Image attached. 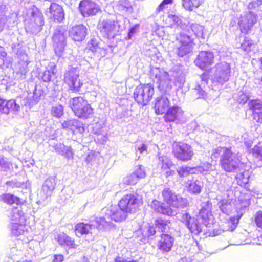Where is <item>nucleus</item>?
<instances>
[{
    "label": "nucleus",
    "instance_id": "1",
    "mask_svg": "<svg viewBox=\"0 0 262 262\" xmlns=\"http://www.w3.org/2000/svg\"><path fill=\"white\" fill-rule=\"evenodd\" d=\"M150 75L161 93V95L155 99V113L157 115L165 114L170 106L169 99L176 93V89L172 86L169 73L163 69L152 67L150 68Z\"/></svg>",
    "mask_w": 262,
    "mask_h": 262
},
{
    "label": "nucleus",
    "instance_id": "2",
    "mask_svg": "<svg viewBox=\"0 0 262 262\" xmlns=\"http://www.w3.org/2000/svg\"><path fill=\"white\" fill-rule=\"evenodd\" d=\"M212 204L209 201L203 203L202 208L198 214L191 215L189 210H183L180 215V221L189 231L195 235H198L203 231V228L210 227L213 224L214 218L211 213Z\"/></svg>",
    "mask_w": 262,
    "mask_h": 262
},
{
    "label": "nucleus",
    "instance_id": "3",
    "mask_svg": "<svg viewBox=\"0 0 262 262\" xmlns=\"http://www.w3.org/2000/svg\"><path fill=\"white\" fill-rule=\"evenodd\" d=\"M102 216L96 217L95 221L98 224V228L104 231L114 228L115 225L112 222H121L125 221L128 214L123 209L118 206H111L102 209Z\"/></svg>",
    "mask_w": 262,
    "mask_h": 262
},
{
    "label": "nucleus",
    "instance_id": "4",
    "mask_svg": "<svg viewBox=\"0 0 262 262\" xmlns=\"http://www.w3.org/2000/svg\"><path fill=\"white\" fill-rule=\"evenodd\" d=\"M28 20L25 23L26 32L30 34H38L45 25L44 17L41 10L35 5L27 10Z\"/></svg>",
    "mask_w": 262,
    "mask_h": 262
},
{
    "label": "nucleus",
    "instance_id": "5",
    "mask_svg": "<svg viewBox=\"0 0 262 262\" xmlns=\"http://www.w3.org/2000/svg\"><path fill=\"white\" fill-rule=\"evenodd\" d=\"M215 151L220 155L219 162L222 169L227 172H232L237 169L240 160L231 147H219Z\"/></svg>",
    "mask_w": 262,
    "mask_h": 262
},
{
    "label": "nucleus",
    "instance_id": "6",
    "mask_svg": "<svg viewBox=\"0 0 262 262\" xmlns=\"http://www.w3.org/2000/svg\"><path fill=\"white\" fill-rule=\"evenodd\" d=\"M68 27L66 26H57L52 33V46L56 55L59 57L64 56L67 45Z\"/></svg>",
    "mask_w": 262,
    "mask_h": 262
},
{
    "label": "nucleus",
    "instance_id": "7",
    "mask_svg": "<svg viewBox=\"0 0 262 262\" xmlns=\"http://www.w3.org/2000/svg\"><path fill=\"white\" fill-rule=\"evenodd\" d=\"M259 4L258 1H253L248 4L247 7L249 11L243 13L238 22L242 33L244 34L249 33L253 25L256 23L257 15L255 12L250 11V10H257Z\"/></svg>",
    "mask_w": 262,
    "mask_h": 262
},
{
    "label": "nucleus",
    "instance_id": "8",
    "mask_svg": "<svg viewBox=\"0 0 262 262\" xmlns=\"http://www.w3.org/2000/svg\"><path fill=\"white\" fill-rule=\"evenodd\" d=\"M176 53L179 57L184 58V59L191 52L194 45V39L191 35L183 31L175 35Z\"/></svg>",
    "mask_w": 262,
    "mask_h": 262
},
{
    "label": "nucleus",
    "instance_id": "9",
    "mask_svg": "<svg viewBox=\"0 0 262 262\" xmlns=\"http://www.w3.org/2000/svg\"><path fill=\"white\" fill-rule=\"evenodd\" d=\"M69 105L75 115L79 118L88 119L93 114V110L91 105L81 96L71 98Z\"/></svg>",
    "mask_w": 262,
    "mask_h": 262
},
{
    "label": "nucleus",
    "instance_id": "10",
    "mask_svg": "<svg viewBox=\"0 0 262 262\" xmlns=\"http://www.w3.org/2000/svg\"><path fill=\"white\" fill-rule=\"evenodd\" d=\"M230 76V64L222 62L215 66L214 72L211 75V80L215 85H223L229 80Z\"/></svg>",
    "mask_w": 262,
    "mask_h": 262
},
{
    "label": "nucleus",
    "instance_id": "11",
    "mask_svg": "<svg viewBox=\"0 0 262 262\" xmlns=\"http://www.w3.org/2000/svg\"><path fill=\"white\" fill-rule=\"evenodd\" d=\"M153 85L148 83L140 84L134 90V98L138 104L142 107L147 105L154 95Z\"/></svg>",
    "mask_w": 262,
    "mask_h": 262
},
{
    "label": "nucleus",
    "instance_id": "12",
    "mask_svg": "<svg viewBox=\"0 0 262 262\" xmlns=\"http://www.w3.org/2000/svg\"><path fill=\"white\" fill-rule=\"evenodd\" d=\"M162 195L163 201L172 207L173 209L177 210L179 208L183 209L189 204L187 199L182 198L180 195L176 194L170 188L164 189L162 192Z\"/></svg>",
    "mask_w": 262,
    "mask_h": 262
},
{
    "label": "nucleus",
    "instance_id": "13",
    "mask_svg": "<svg viewBox=\"0 0 262 262\" xmlns=\"http://www.w3.org/2000/svg\"><path fill=\"white\" fill-rule=\"evenodd\" d=\"M172 153L179 161L187 162L190 160L193 155L191 146L183 142H174L172 145Z\"/></svg>",
    "mask_w": 262,
    "mask_h": 262
},
{
    "label": "nucleus",
    "instance_id": "14",
    "mask_svg": "<svg viewBox=\"0 0 262 262\" xmlns=\"http://www.w3.org/2000/svg\"><path fill=\"white\" fill-rule=\"evenodd\" d=\"M12 50L19 59L18 61V73L25 76L27 72V67L30 61L27 54L26 53L25 47L22 43H15L11 46Z\"/></svg>",
    "mask_w": 262,
    "mask_h": 262
},
{
    "label": "nucleus",
    "instance_id": "15",
    "mask_svg": "<svg viewBox=\"0 0 262 262\" xmlns=\"http://www.w3.org/2000/svg\"><path fill=\"white\" fill-rule=\"evenodd\" d=\"M102 35L107 39H113L118 34L122 27L118 20L107 19L98 25Z\"/></svg>",
    "mask_w": 262,
    "mask_h": 262
},
{
    "label": "nucleus",
    "instance_id": "16",
    "mask_svg": "<svg viewBox=\"0 0 262 262\" xmlns=\"http://www.w3.org/2000/svg\"><path fill=\"white\" fill-rule=\"evenodd\" d=\"M68 69L64 75V82L72 92H79L83 85V83L79 79V70L77 68L72 67Z\"/></svg>",
    "mask_w": 262,
    "mask_h": 262
},
{
    "label": "nucleus",
    "instance_id": "17",
    "mask_svg": "<svg viewBox=\"0 0 262 262\" xmlns=\"http://www.w3.org/2000/svg\"><path fill=\"white\" fill-rule=\"evenodd\" d=\"M164 118L166 122L182 124L185 122L184 112L180 106L174 103L165 112Z\"/></svg>",
    "mask_w": 262,
    "mask_h": 262
},
{
    "label": "nucleus",
    "instance_id": "18",
    "mask_svg": "<svg viewBox=\"0 0 262 262\" xmlns=\"http://www.w3.org/2000/svg\"><path fill=\"white\" fill-rule=\"evenodd\" d=\"M86 48L98 57H104L107 53L112 51L110 45L102 46L100 39L98 37H93L87 43Z\"/></svg>",
    "mask_w": 262,
    "mask_h": 262
},
{
    "label": "nucleus",
    "instance_id": "19",
    "mask_svg": "<svg viewBox=\"0 0 262 262\" xmlns=\"http://www.w3.org/2000/svg\"><path fill=\"white\" fill-rule=\"evenodd\" d=\"M138 200L136 195L127 194L123 196L118 202V205L128 214L135 213L138 207Z\"/></svg>",
    "mask_w": 262,
    "mask_h": 262
},
{
    "label": "nucleus",
    "instance_id": "20",
    "mask_svg": "<svg viewBox=\"0 0 262 262\" xmlns=\"http://www.w3.org/2000/svg\"><path fill=\"white\" fill-rule=\"evenodd\" d=\"M78 8L80 13L84 17L95 15L100 11L99 6L91 0H81Z\"/></svg>",
    "mask_w": 262,
    "mask_h": 262
},
{
    "label": "nucleus",
    "instance_id": "21",
    "mask_svg": "<svg viewBox=\"0 0 262 262\" xmlns=\"http://www.w3.org/2000/svg\"><path fill=\"white\" fill-rule=\"evenodd\" d=\"M214 55L210 51H201L194 61L195 66L202 70H206L213 62Z\"/></svg>",
    "mask_w": 262,
    "mask_h": 262
},
{
    "label": "nucleus",
    "instance_id": "22",
    "mask_svg": "<svg viewBox=\"0 0 262 262\" xmlns=\"http://www.w3.org/2000/svg\"><path fill=\"white\" fill-rule=\"evenodd\" d=\"M94 225L90 223L80 222L76 224L74 226V231L75 234L78 237H81L83 235L89 234L92 235L95 233L98 228V224Z\"/></svg>",
    "mask_w": 262,
    "mask_h": 262
},
{
    "label": "nucleus",
    "instance_id": "23",
    "mask_svg": "<svg viewBox=\"0 0 262 262\" xmlns=\"http://www.w3.org/2000/svg\"><path fill=\"white\" fill-rule=\"evenodd\" d=\"M46 93L41 85H36L32 96H28L23 100L24 105L31 108L37 104L41 99L45 97Z\"/></svg>",
    "mask_w": 262,
    "mask_h": 262
},
{
    "label": "nucleus",
    "instance_id": "24",
    "mask_svg": "<svg viewBox=\"0 0 262 262\" xmlns=\"http://www.w3.org/2000/svg\"><path fill=\"white\" fill-rule=\"evenodd\" d=\"M170 74L174 80L175 85L178 88H181L185 82L183 66L181 64L174 65L170 70Z\"/></svg>",
    "mask_w": 262,
    "mask_h": 262
},
{
    "label": "nucleus",
    "instance_id": "25",
    "mask_svg": "<svg viewBox=\"0 0 262 262\" xmlns=\"http://www.w3.org/2000/svg\"><path fill=\"white\" fill-rule=\"evenodd\" d=\"M174 242V238L167 233L160 235V239L157 243L158 249L163 254L166 253L171 250Z\"/></svg>",
    "mask_w": 262,
    "mask_h": 262
},
{
    "label": "nucleus",
    "instance_id": "26",
    "mask_svg": "<svg viewBox=\"0 0 262 262\" xmlns=\"http://www.w3.org/2000/svg\"><path fill=\"white\" fill-rule=\"evenodd\" d=\"M57 66L53 62H50L46 68V70L39 73V79L44 82H57Z\"/></svg>",
    "mask_w": 262,
    "mask_h": 262
},
{
    "label": "nucleus",
    "instance_id": "27",
    "mask_svg": "<svg viewBox=\"0 0 262 262\" xmlns=\"http://www.w3.org/2000/svg\"><path fill=\"white\" fill-rule=\"evenodd\" d=\"M61 127L62 129L71 131L73 134H82L85 131L83 124L75 119L64 120L61 123Z\"/></svg>",
    "mask_w": 262,
    "mask_h": 262
},
{
    "label": "nucleus",
    "instance_id": "28",
    "mask_svg": "<svg viewBox=\"0 0 262 262\" xmlns=\"http://www.w3.org/2000/svg\"><path fill=\"white\" fill-rule=\"evenodd\" d=\"M50 18L54 22L61 23L64 19V12L62 6L56 3H50L49 8Z\"/></svg>",
    "mask_w": 262,
    "mask_h": 262
},
{
    "label": "nucleus",
    "instance_id": "29",
    "mask_svg": "<svg viewBox=\"0 0 262 262\" xmlns=\"http://www.w3.org/2000/svg\"><path fill=\"white\" fill-rule=\"evenodd\" d=\"M69 35L75 41L81 42L88 35V29L82 24L76 25L70 29Z\"/></svg>",
    "mask_w": 262,
    "mask_h": 262
},
{
    "label": "nucleus",
    "instance_id": "30",
    "mask_svg": "<svg viewBox=\"0 0 262 262\" xmlns=\"http://www.w3.org/2000/svg\"><path fill=\"white\" fill-rule=\"evenodd\" d=\"M249 109L252 112V117L257 122H262V102L259 99H252L248 102Z\"/></svg>",
    "mask_w": 262,
    "mask_h": 262
},
{
    "label": "nucleus",
    "instance_id": "31",
    "mask_svg": "<svg viewBox=\"0 0 262 262\" xmlns=\"http://www.w3.org/2000/svg\"><path fill=\"white\" fill-rule=\"evenodd\" d=\"M150 206L155 211L169 216H175L177 214L176 209H173L169 206H166L163 203L157 200L152 201Z\"/></svg>",
    "mask_w": 262,
    "mask_h": 262
},
{
    "label": "nucleus",
    "instance_id": "32",
    "mask_svg": "<svg viewBox=\"0 0 262 262\" xmlns=\"http://www.w3.org/2000/svg\"><path fill=\"white\" fill-rule=\"evenodd\" d=\"M19 105L16 103L15 100L6 101L0 98V113L8 114L11 112L15 114L19 111Z\"/></svg>",
    "mask_w": 262,
    "mask_h": 262
},
{
    "label": "nucleus",
    "instance_id": "33",
    "mask_svg": "<svg viewBox=\"0 0 262 262\" xmlns=\"http://www.w3.org/2000/svg\"><path fill=\"white\" fill-rule=\"evenodd\" d=\"M142 237L141 242L144 244L149 242V240H152L156 237L157 230L154 224H147L142 229Z\"/></svg>",
    "mask_w": 262,
    "mask_h": 262
},
{
    "label": "nucleus",
    "instance_id": "34",
    "mask_svg": "<svg viewBox=\"0 0 262 262\" xmlns=\"http://www.w3.org/2000/svg\"><path fill=\"white\" fill-rule=\"evenodd\" d=\"M56 239L58 244L66 250L76 249L77 247L75 240L64 233L58 234Z\"/></svg>",
    "mask_w": 262,
    "mask_h": 262
},
{
    "label": "nucleus",
    "instance_id": "35",
    "mask_svg": "<svg viewBox=\"0 0 262 262\" xmlns=\"http://www.w3.org/2000/svg\"><path fill=\"white\" fill-rule=\"evenodd\" d=\"M168 17L170 21L172 22L171 25L176 29L185 31L188 29L189 21L186 19H182L180 15L169 14Z\"/></svg>",
    "mask_w": 262,
    "mask_h": 262
},
{
    "label": "nucleus",
    "instance_id": "36",
    "mask_svg": "<svg viewBox=\"0 0 262 262\" xmlns=\"http://www.w3.org/2000/svg\"><path fill=\"white\" fill-rule=\"evenodd\" d=\"M56 183V176L49 177L45 181L42 186V190L46 195V199L52 195L55 189Z\"/></svg>",
    "mask_w": 262,
    "mask_h": 262
},
{
    "label": "nucleus",
    "instance_id": "37",
    "mask_svg": "<svg viewBox=\"0 0 262 262\" xmlns=\"http://www.w3.org/2000/svg\"><path fill=\"white\" fill-rule=\"evenodd\" d=\"M9 217L13 223L26 224V217L21 206L14 207L9 215Z\"/></svg>",
    "mask_w": 262,
    "mask_h": 262
},
{
    "label": "nucleus",
    "instance_id": "38",
    "mask_svg": "<svg viewBox=\"0 0 262 262\" xmlns=\"http://www.w3.org/2000/svg\"><path fill=\"white\" fill-rule=\"evenodd\" d=\"M190 30L194 33V35L199 39H205L207 31L205 29L204 26L199 24L193 23L189 24L187 32L190 33Z\"/></svg>",
    "mask_w": 262,
    "mask_h": 262
},
{
    "label": "nucleus",
    "instance_id": "39",
    "mask_svg": "<svg viewBox=\"0 0 262 262\" xmlns=\"http://www.w3.org/2000/svg\"><path fill=\"white\" fill-rule=\"evenodd\" d=\"M54 149L59 155L64 156L68 159L73 158V152L71 146H66L62 143H57L54 146Z\"/></svg>",
    "mask_w": 262,
    "mask_h": 262
},
{
    "label": "nucleus",
    "instance_id": "40",
    "mask_svg": "<svg viewBox=\"0 0 262 262\" xmlns=\"http://www.w3.org/2000/svg\"><path fill=\"white\" fill-rule=\"evenodd\" d=\"M203 186V182L201 181H190L188 184L187 190L192 194H199L201 192Z\"/></svg>",
    "mask_w": 262,
    "mask_h": 262
},
{
    "label": "nucleus",
    "instance_id": "41",
    "mask_svg": "<svg viewBox=\"0 0 262 262\" xmlns=\"http://www.w3.org/2000/svg\"><path fill=\"white\" fill-rule=\"evenodd\" d=\"M205 0H182V6L187 11H192L202 5Z\"/></svg>",
    "mask_w": 262,
    "mask_h": 262
},
{
    "label": "nucleus",
    "instance_id": "42",
    "mask_svg": "<svg viewBox=\"0 0 262 262\" xmlns=\"http://www.w3.org/2000/svg\"><path fill=\"white\" fill-rule=\"evenodd\" d=\"M236 46L246 53H249L254 47L253 41L248 37H245L241 42H237Z\"/></svg>",
    "mask_w": 262,
    "mask_h": 262
},
{
    "label": "nucleus",
    "instance_id": "43",
    "mask_svg": "<svg viewBox=\"0 0 262 262\" xmlns=\"http://www.w3.org/2000/svg\"><path fill=\"white\" fill-rule=\"evenodd\" d=\"M0 199L4 202L10 205L16 204L18 205L22 203V201L19 197L9 193H6L1 195Z\"/></svg>",
    "mask_w": 262,
    "mask_h": 262
},
{
    "label": "nucleus",
    "instance_id": "44",
    "mask_svg": "<svg viewBox=\"0 0 262 262\" xmlns=\"http://www.w3.org/2000/svg\"><path fill=\"white\" fill-rule=\"evenodd\" d=\"M170 221L168 220L163 219L159 217L155 220L154 225L158 231L164 232L168 230L169 229Z\"/></svg>",
    "mask_w": 262,
    "mask_h": 262
},
{
    "label": "nucleus",
    "instance_id": "45",
    "mask_svg": "<svg viewBox=\"0 0 262 262\" xmlns=\"http://www.w3.org/2000/svg\"><path fill=\"white\" fill-rule=\"evenodd\" d=\"M195 168L186 165H182L178 167L177 172L180 179H183L189 176L190 174L194 173Z\"/></svg>",
    "mask_w": 262,
    "mask_h": 262
},
{
    "label": "nucleus",
    "instance_id": "46",
    "mask_svg": "<svg viewBox=\"0 0 262 262\" xmlns=\"http://www.w3.org/2000/svg\"><path fill=\"white\" fill-rule=\"evenodd\" d=\"M10 228L11 234L18 236L24 233L26 230V225L24 223H12Z\"/></svg>",
    "mask_w": 262,
    "mask_h": 262
},
{
    "label": "nucleus",
    "instance_id": "47",
    "mask_svg": "<svg viewBox=\"0 0 262 262\" xmlns=\"http://www.w3.org/2000/svg\"><path fill=\"white\" fill-rule=\"evenodd\" d=\"M250 173L248 170H245L237 174L236 178L239 185L246 186L248 184Z\"/></svg>",
    "mask_w": 262,
    "mask_h": 262
},
{
    "label": "nucleus",
    "instance_id": "48",
    "mask_svg": "<svg viewBox=\"0 0 262 262\" xmlns=\"http://www.w3.org/2000/svg\"><path fill=\"white\" fill-rule=\"evenodd\" d=\"M51 115L56 119L61 118L64 115V107L62 105L58 104L53 105L50 111Z\"/></svg>",
    "mask_w": 262,
    "mask_h": 262
},
{
    "label": "nucleus",
    "instance_id": "49",
    "mask_svg": "<svg viewBox=\"0 0 262 262\" xmlns=\"http://www.w3.org/2000/svg\"><path fill=\"white\" fill-rule=\"evenodd\" d=\"M117 7L119 10L122 12L132 13L133 11L131 3L128 0H119Z\"/></svg>",
    "mask_w": 262,
    "mask_h": 262
},
{
    "label": "nucleus",
    "instance_id": "50",
    "mask_svg": "<svg viewBox=\"0 0 262 262\" xmlns=\"http://www.w3.org/2000/svg\"><path fill=\"white\" fill-rule=\"evenodd\" d=\"M158 159V165L164 170L170 169L173 165L172 162L167 156H159Z\"/></svg>",
    "mask_w": 262,
    "mask_h": 262
},
{
    "label": "nucleus",
    "instance_id": "51",
    "mask_svg": "<svg viewBox=\"0 0 262 262\" xmlns=\"http://www.w3.org/2000/svg\"><path fill=\"white\" fill-rule=\"evenodd\" d=\"M7 53L4 47L0 46V68L4 69L9 67V62L7 60Z\"/></svg>",
    "mask_w": 262,
    "mask_h": 262
},
{
    "label": "nucleus",
    "instance_id": "52",
    "mask_svg": "<svg viewBox=\"0 0 262 262\" xmlns=\"http://www.w3.org/2000/svg\"><path fill=\"white\" fill-rule=\"evenodd\" d=\"M5 10V6L3 5H0V33L3 30L7 21Z\"/></svg>",
    "mask_w": 262,
    "mask_h": 262
},
{
    "label": "nucleus",
    "instance_id": "53",
    "mask_svg": "<svg viewBox=\"0 0 262 262\" xmlns=\"http://www.w3.org/2000/svg\"><path fill=\"white\" fill-rule=\"evenodd\" d=\"M11 165L6 158L0 156V171H8L10 169Z\"/></svg>",
    "mask_w": 262,
    "mask_h": 262
},
{
    "label": "nucleus",
    "instance_id": "54",
    "mask_svg": "<svg viewBox=\"0 0 262 262\" xmlns=\"http://www.w3.org/2000/svg\"><path fill=\"white\" fill-rule=\"evenodd\" d=\"M134 173L138 177L139 179H142L146 176L145 168L142 165H138L135 167Z\"/></svg>",
    "mask_w": 262,
    "mask_h": 262
},
{
    "label": "nucleus",
    "instance_id": "55",
    "mask_svg": "<svg viewBox=\"0 0 262 262\" xmlns=\"http://www.w3.org/2000/svg\"><path fill=\"white\" fill-rule=\"evenodd\" d=\"M139 178L134 172L124 179V183L127 185H134L137 183Z\"/></svg>",
    "mask_w": 262,
    "mask_h": 262
},
{
    "label": "nucleus",
    "instance_id": "56",
    "mask_svg": "<svg viewBox=\"0 0 262 262\" xmlns=\"http://www.w3.org/2000/svg\"><path fill=\"white\" fill-rule=\"evenodd\" d=\"M241 216L242 214L237 215L236 216H231L230 217L229 224L230 225V228H231V231H232L236 228Z\"/></svg>",
    "mask_w": 262,
    "mask_h": 262
},
{
    "label": "nucleus",
    "instance_id": "57",
    "mask_svg": "<svg viewBox=\"0 0 262 262\" xmlns=\"http://www.w3.org/2000/svg\"><path fill=\"white\" fill-rule=\"evenodd\" d=\"M254 221L258 228H262V211H257L254 216Z\"/></svg>",
    "mask_w": 262,
    "mask_h": 262
},
{
    "label": "nucleus",
    "instance_id": "58",
    "mask_svg": "<svg viewBox=\"0 0 262 262\" xmlns=\"http://www.w3.org/2000/svg\"><path fill=\"white\" fill-rule=\"evenodd\" d=\"M136 151H139L140 155L146 154L147 153V145L144 143L136 144Z\"/></svg>",
    "mask_w": 262,
    "mask_h": 262
},
{
    "label": "nucleus",
    "instance_id": "59",
    "mask_svg": "<svg viewBox=\"0 0 262 262\" xmlns=\"http://www.w3.org/2000/svg\"><path fill=\"white\" fill-rule=\"evenodd\" d=\"M173 0H163L156 9L157 12L163 11L167 8V5L172 4Z\"/></svg>",
    "mask_w": 262,
    "mask_h": 262
},
{
    "label": "nucleus",
    "instance_id": "60",
    "mask_svg": "<svg viewBox=\"0 0 262 262\" xmlns=\"http://www.w3.org/2000/svg\"><path fill=\"white\" fill-rule=\"evenodd\" d=\"M139 24H136L132 26L128 30L127 36L126 37L127 39H132L134 35L137 32L139 28Z\"/></svg>",
    "mask_w": 262,
    "mask_h": 262
},
{
    "label": "nucleus",
    "instance_id": "61",
    "mask_svg": "<svg viewBox=\"0 0 262 262\" xmlns=\"http://www.w3.org/2000/svg\"><path fill=\"white\" fill-rule=\"evenodd\" d=\"M249 99V98L247 95L242 93L239 96L238 101L239 104H244L247 102Z\"/></svg>",
    "mask_w": 262,
    "mask_h": 262
},
{
    "label": "nucleus",
    "instance_id": "62",
    "mask_svg": "<svg viewBox=\"0 0 262 262\" xmlns=\"http://www.w3.org/2000/svg\"><path fill=\"white\" fill-rule=\"evenodd\" d=\"M6 185L9 186L12 188L19 187L21 186V183L15 180H12L11 181H7Z\"/></svg>",
    "mask_w": 262,
    "mask_h": 262
},
{
    "label": "nucleus",
    "instance_id": "63",
    "mask_svg": "<svg viewBox=\"0 0 262 262\" xmlns=\"http://www.w3.org/2000/svg\"><path fill=\"white\" fill-rule=\"evenodd\" d=\"M196 90L197 91V94L198 95V98H204L206 96V92L202 89V88L200 85H198L196 87Z\"/></svg>",
    "mask_w": 262,
    "mask_h": 262
},
{
    "label": "nucleus",
    "instance_id": "64",
    "mask_svg": "<svg viewBox=\"0 0 262 262\" xmlns=\"http://www.w3.org/2000/svg\"><path fill=\"white\" fill-rule=\"evenodd\" d=\"M115 262H139L138 260L127 259L122 257L117 256L115 259Z\"/></svg>",
    "mask_w": 262,
    "mask_h": 262
}]
</instances>
